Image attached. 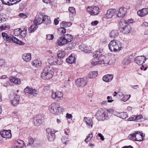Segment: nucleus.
<instances>
[{
    "label": "nucleus",
    "mask_w": 148,
    "mask_h": 148,
    "mask_svg": "<svg viewBox=\"0 0 148 148\" xmlns=\"http://www.w3.org/2000/svg\"><path fill=\"white\" fill-rule=\"evenodd\" d=\"M142 25L143 26H148V23L146 22H145L143 23Z\"/></svg>",
    "instance_id": "774afa93"
},
{
    "label": "nucleus",
    "mask_w": 148,
    "mask_h": 148,
    "mask_svg": "<svg viewBox=\"0 0 148 148\" xmlns=\"http://www.w3.org/2000/svg\"><path fill=\"white\" fill-rule=\"evenodd\" d=\"M118 26L120 31L124 33H129L131 29L128 23L124 20H122L119 23Z\"/></svg>",
    "instance_id": "39448f33"
},
{
    "label": "nucleus",
    "mask_w": 148,
    "mask_h": 148,
    "mask_svg": "<svg viewBox=\"0 0 148 148\" xmlns=\"http://www.w3.org/2000/svg\"><path fill=\"white\" fill-rule=\"evenodd\" d=\"M128 117L127 113L124 112H120V118L122 119H125Z\"/></svg>",
    "instance_id": "79ce46f5"
},
{
    "label": "nucleus",
    "mask_w": 148,
    "mask_h": 148,
    "mask_svg": "<svg viewBox=\"0 0 148 148\" xmlns=\"http://www.w3.org/2000/svg\"><path fill=\"white\" fill-rule=\"evenodd\" d=\"M43 18V16L42 15H37L34 21V24L37 26L38 25L42 23L43 21H42Z\"/></svg>",
    "instance_id": "f3484780"
},
{
    "label": "nucleus",
    "mask_w": 148,
    "mask_h": 148,
    "mask_svg": "<svg viewBox=\"0 0 148 148\" xmlns=\"http://www.w3.org/2000/svg\"><path fill=\"white\" fill-rule=\"evenodd\" d=\"M1 35L4 40L7 42H12L22 45L25 44L24 42L20 40L13 35H8L7 33L4 32H2Z\"/></svg>",
    "instance_id": "7ed1b4c3"
},
{
    "label": "nucleus",
    "mask_w": 148,
    "mask_h": 148,
    "mask_svg": "<svg viewBox=\"0 0 148 148\" xmlns=\"http://www.w3.org/2000/svg\"><path fill=\"white\" fill-rule=\"evenodd\" d=\"M113 78V75L108 74L104 76L102 78V79L104 81L106 82H108L111 81Z\"/></svg>",
    "instance_id": "b1692460"
},
{
    "label": "nucleus",
    "mask_w": 148,
    "mask_h": 148,
    "mask_svg": "<svg viewBox=\"0 0 148 148\" xmlns=\"http://www.w3.org/2000/svg\"><path fill=\"white\" fill-rule=\"evenodd\" d=\"M32 65L36 66V67H38L41 66V63L40 61L38 60H35L32 63Z\"/></svg>",
    "instance_id": "e433bc0d"
},
{
    "label": "nucleus",
    "mask_w": 148,
    "mask_h": 148,
    "mask_svg": "<svg viewBox=\"0 0 148 148\" xmlns=\"http://www.w3.org/2000/svg\"><path fill=\"white\" fill-rule=\"evenodd\" d=\"M25 93H28L30 94H37L38 92L35 89L32 88H30L28 86L24 90Z\"/></svg>",
    "instance_id": "a211bd4d"
},
{
    "label": "nucleus",
    "mask_w": 148,
    "mask_h": 148,
    "mask_svg": "<svg viewBox=\"0 0 148 148\" xmlns=\"http://www.w3.org/2000/svg\"><path fill=\"white\" fill-rule=\"evenodd\" d=\"M115 12V10L110 9L107 11V13L105 15L104 18H111Z\"/></svg>",
    "instance_id": "6ab92c4d"
},
{
    "label": "nucleus",
    "mask_w": 148,
    "mask_h": 148,
    "mask_svg": "<svg viewBox=\"0 0 148 148\" xmlns=\"http://www.w3.org/2000/svg\"><path fill=\"white\" fill-rule=\"evenodd\" d=\"M72 25V23L71 22H67L65 21H63L62 22L61 26H64L65 27H69Z\"/></svg>",
    "instance_id": "37998d69"
},
{
    "label": "nucleus",
    "mask_w": 148,
    "mask_h": 148,
    "mask_svg": "<svg viewBox=\"0 0 148 148\" xmlns=\"http://www.w3.org/2000/svg\"><path fill=\"white\" fill-rule=\"evenodd\" d=\"M68 43L64 37H60L58 40L57 44L59 46L63 45Z\"/></svg>",
    "instance_id": "412c9836"
},
{
    "label": "nucleus",
    "mask_w": 148,
    "mask_h": 148,
    "mask_svg": "<svg viewBox=\"0 0 148 148\" xmlns=\"http://www.w3.org/2000/svg\"><path fill=\"white\" fill-rule=\"evenodd\" d=\"M46 36V38L49 40H52L54 38L52 34L47 35Z\"/></svg>",
    "instance_id": "864d4df0"
},
{
    "label": "nucleus",
    "mask_w": 148,
    "mask_h": 148,
    "mask_svg": "<svg viewBox=\"0 0 148 148\" xmlns=\"http://www.w3.org/2000/svg\"><path fill=\"white\" fill-rule=\"evenodd\" d=\"M66 32V29L64 27H60L58 29V34L61 35L64 34Z\"/></svg>",
    "instance_id": "58836bf2"
},
{
    "label": "nucleus",
    "mask_w": 148,
    "mask_h": 148,
    "mask_svg": "<svg viewBox=\"0 0 148 148\" xmlns=\"http://www.w3.org/2000/svg\"><path fill=\"white\" fill-rule=\"evenodd\" d=\"M73 116L71 114L67 113L66 114V117L69 119H71Z\"/></svg>",
    "instance_id": "680f3d73"
},
{
    "label": "nucleus",
    "mask_w": 148,
    "mask_h": 148,
    "mask_svg": "<svg viewBox=\"0 0 148 148\" xmlns=\"http://www.w3.org/2000/svg\"><path fill=\"white\" fill-rule=\"evenodd\" d=\"M19 16L22 18H25L27 17V16L23 13H20L19 14Z\"/></svg>",
    "instance_id": "5fc2aeb1"
},
{
    "label": "nucleus",
    "mask_w": 148,
    "mask_h": 148,
    "mask_svg": "<svg viewBox=\"0 0 148 148\" xmlns=\"http://www.w3.org/2000/svg\"><path fill=\"white\" fill-rule=\"evenodd\" d=\"M87 11L91 15H96L99 13V8L96 6L88 7L87 9Z\"/></svg>",
    "instance_id": "9d476101"
},
{
    "label": "nucleus",
    "mask_w": 148,
    "mask_h": 148,
    "mask_svg": "<svg viewBox=\"0 0 148 148\" xmlns=\"http://www.w3.org/2000/svg\"><path fill=\"white\" fill-rule=\"evenodd\" d=\"M3 4L9 5H12L13 4L10 3L8 0H1Z\"/></svg>",
    "instance_id": "de8ad7c7"
},
{
    "label": "nucleus",
    "mask_w": 148,
    "mask_h": 148,
    "mask_svg": "<svg viewBox=\"0 0 148 148\" xmlns=\"http://www.w3.org/2000/svg\"><path fill=\"white\" fill-rule=\"evenodd\" d=\"M130 96L131 95H125L124 96L123 98H122L121 100L122 101L125 102L126 101H127L129 99Z\"/></svg>",
    "instance_id": "09e8293b"
},
{
    "label": "nucleus",
    "mask_w": 148,
    "mask_h": 148,
    "mask_svg": "<svg viewBox=\"0 0 148 148\" xmlns=\"http://www.w3.org/2000/svg\"><path fill=\"white\" fill-rule=\"evenodd\" d=\"M134 134H135L136 141L140 142L143 140L145 134H143L142 132L138 131L135 132Z\"/></svg>",
    "instance_id": "2eb2a0df"
},
{
    "label": "nucleus",
    "mask_w": 148,
    "mask_h": 148,
    "mask_svg": "<svg viewBox=\"0 0 148 148\" xmlns=\"http://www.w3.org/2000/svg\"><path fill=\"white\" fill-rule=\"evenodd\" d=\"M16 143L18 144V145L13 147L12 148H23L25 145L24 141L20 139L17 140Z\"/></svg>",
    "instance_id": "5701e85b"
},
{
    "label": "nucleus",
    "mask_w": 148,
    "mask_h": 148,
    "mask_svg": "<svg viewBox=\"0 0 148 148\" xmlns=\"http://www.w3.org/2000/svg\"><path fill=\"white\" fill-rule=\"evenodd\" d=\"M94 58L90 60L91 67L100 64H104L106 65L110 64L109 60H105L106 58L103 55L102 52L100 51H96L93 53Z\"/></svg>",
    "instance_id": "f257e3e1"
},
{
    "label": "nucleus",
    "mask_w": 148,
    "mask_h": 148,
    "mask_svg": "<svg viewBox=\"0 0 148 148\" xmlns=\"http://www.w3.org/2000/svg\"><path fill=\"white\" fill-rule=\"evenodd\" d=\"M1 136L3 138H10L12 137L11 131L10 130H3L0 132Z\"/></svg>",
    "instance_id": "4468645a"
},
{
    "label": "nucleus",
    "mask_w": 148,
    "mask_h": 148,
    "mask_svg": "<svg viewBox=\"0 0 148 148\" xmlns=\"http://www.w3.org/2000/svg\"><path fill=\"white\" fill-rule=\"evenodd\" d=\"M42 21H45L47 25V24H50L51 23L50 17L47 15L43 16Z\"/></svg>",
    "instance_id": "4c0bfd02"
},
{
    "label": "nucleus",
    "mask_w": 148,
    "mask_h": 148,
    "mask_svg": "<svg viewBox=\"0 0 148 148\" xmlns=\"http://www.w3.org/2000/svg\"><path fill=\"white\" fill-rule=\"evenodd\" d=\"M147 68V67L146 65H142L140 68L141 70L144 71H146Z\"/></svg>",
    "instance_id": "6e6d98bb"
},
{
    "label": "nucleus",
    "mask_w": 148,
    "mask_h": 148,
    "mask_svg": "<svg viewBox=\"0 0 148 148\" xmlns=\"http://www.w3.org/2000/svg\"><path fill=\"white\" fill-rule=\"evenodd\" d=\"M98 136L100 137V139L101 140H104V138L103 136L101 134L99 133L98 134Z\"/></svg>",
    "instance_id": "13d9d810"
},
{
    "label": "nucleus",
    "mask_w": 148,
    "mask_h": 148,
    "mask_svg": "<svg viewBox=\"0 0 148 148\" xmlns=\"http://www.w3.org/2000/svg\"><path fill=\"white\" fill-rule=\"evenodd\" d=\"M98 22L97 21H95L91 23V25L92 26H95L98 23Z\"/></svg>",
    "instance_id": "052dcab7"
},
{
    "label": "nucleus",
    "mask_w": 148,
    "mask_h": 148,
    "mask_svg": "<svg viewBox=\"0 0 148 148\" xmlns=\"http://www.w3.org/2000/svg\"><path fill=\"white\" fill-rule=\"evenodd\" d=\"M9 80L11 82L16 84H19L21 83V81L19 78L14 77H10L9 78Z\"/></svg>",
    "instance_id": "a878e982"
},
{
    "label": "nucleus",
    "mask_w": 148,
    "mask_h": 148,
    "mask_svg": "<svg viewBox=\"0 0 148 148\" xmlns=\"http://www.w3.org/2000/svg\"><path fill=\"white\" fill-rule=\"evenodd\" d=\"M54 71L52 66L50 65H47L41 74V78L44 79H50L54 74Z\"/></svg>",
    "instance_id": "f03ea898"
},
{
    "label": "nucleus",
    "mask_w": 148,
    "mask_h": 148,
    "mask_svg": "<svg viewBox=\"0 0 148 148\" xmlns=\"http://www.w3.org/2000/svg\"><path fill=\"white\" fill-rule=\"evenodd\" d=\"M75 58L74 56H73L72 54H71L66 59V62L69 64H72L75 62Z\"/></svg>",
    "instance_id": "7c9ffc66"
},
{
    "label": "nucleus",
    "mask_w": 148,
    "mask_h": 148,
    "mask_svg": "<svg viewBox=\"0 0 148 148\" xmlns=\"http://www.w3.org/2000/svg\"><path fill=\"white\" fill-rule=\"evenodd\" d=\"M106 109L101 108L96 112L95 116L99 121H104L109 119V116L107 114Z\"/></svg>",
    "instance_id": "423d86ee"
},
{
    "label": "nucleus",
    "mask_w": 148,
    "mask_h": 148,
    "mask_svg": "<svg viewBox=\"0 0 148 148\" xmlns=\"http://www.w3.org/2000/svg\"><path fill=\"white\" fill-rule=\"evenodd\" d=\"M147 58L145 56H139L135 58L134 61L138 65H142L146 61Z\"/></svg>",
    "instance_id": "9b49d317"
},
{
    "label": "nucleus",
    "mask_w": 148,
    "mask_h": 148,
    "mask_svg": "<svg viewBox=\"0 0 148 148\" xmlns=\"http://www.w3.org/2000/svg\"><path fill=\"white\" fill-rule=\"evenodd\" d=\"M38 26L36 25L35 24L32 25L29 28L28 30L29 32L32 33L36 30Z\"/></svg>",
    "instance_id": "473e14b6"
},
{
    "label": "nucleus",
    "mask_w": 148,
    "mask_h": 148,
    "mask_svg": "<svg viewBox=\"0 0 148 148\" xmlns=\"http://www.w3.org/2000/svg\"><path fill=\"white\" fill-rule=\"evenodd\" d=\"M23 60L26 62L29 61L31 59V55L30 53H25L22 56Z\"/></svg>",
    "instance_id": "c85d7f7f"
},
{
    "label": "nucleus",
    "mask_w": 148,
    "mask_h": 148,
    "mask_svg": "<svg viewBox=\"0 0 148 148\" xmlns=\"http://www.w3.org/2000/svg\"><path fill=\"white\" fill-rule=\"evenodd\" d=\"M131 59L126 58H124L123 61V64L125 65H127L129 64L131 62Z\"/></svg>",
    "instance_id": "ea45409f"
},
{
    "label": "nucleus",
    "mask_w": 148,
    "mask_h": 148,
    "mask_svg": "<svg viewBox=\"0 0 148 148\" xmlns=\"http://www.w3.org/2000/svg\"><path fill=\"white\" fill-rule=\"evenodd\" d=\"M148 13V9L143 8L137 12L138 14L141 17H143Z\"/></svg>",
    "instance_id": "4be33fe9"
},
{
    "label": "nucleus",
    "mask_w": 148,
    "mask_h": 148,
    "mask_svg": "<svg viewBox=\"0 0 148 148\" xmlns=\"http://www.w3.org/2000/svg\"><path fill=\"white\" fill-rule=\"evenodd\" d=\"M51 97L53 99L60 100L63 98V95L62 93L60 92H53L52 94Z\"/></svg>",
    "instance_id": "ddd939ff"
},
{
    "label": "nucleus",
    "mask_w": 148,
    "mask_h": 148,
    "mask_svg": "<svg viewBox=\"0 0 148 148\" xmlns=\"http://www.w3.org/2000/svg\"><path fill=\"white\" fill-rule=\"evenodd\" d=\"M46 131L47 138L49 141H51L54 140L56 138L54 131L49 128L46 129Z\"/></svg>",
    "instance_id": "1a4fd4ad"
},
{
    "label": "nucleus",
    "mask_w": 148,
    "mask_h": 148,
    "mask_svg": "<svg viewBox=\"0 0 148 148\" xmlns=\"http://www.w3.org/2000/svg\"><path fill=\"white\" fill-rule=\"evenodd\" d=\"M131 88H133L134 89H136L138 88L139 86L138 85H136L135 86L131 85L130 86Z\"/></svg>",
    "instance_id": "338daca9"
},
{
    "label": "nucleus",
    "mask_w": 148,
    "mask_h": 148,
    "mask_svg": "<svg viewBox=\"0 0 148 148\" xmlns=\"http://www.w3.org/2000/svg\"><path fill=\"white\" fill-rule=\"evenodd\" d=\"M26 34V31L25 30H21L20 35L23 38L25 37Z\"/></svg>",
    "instance_id": "3c124183"
},
{
    "label": "nucleus",
    "mask_w": 148,
    "mask_h": 148,
    "mask_svg": "<svg viewBox=\"0 0 148 148\" xmlns=\"http://www.w3.org/2000/svg\"><path fill=\"white\" fill-rule=\"evenodd\" d=\"M93 136L92 133L89 134L87 136L85 140V142L86 143H88L92 138Z\"/></svg>",
    "instance_id": "c03bdc74"
},
{
    "label": "nucleus",
    "mask_w": 148,
    "mask_h": 148,
    "mask_svg": "<svg viewBox=\"0 0 148 148\" xmlns=\"http://www.w3.org/2000/svg\"><path fill=\"white\" fill-rule=\"evenodd\" d=\"M83 121L88 128H91L92 127L93 123L92 119L90 117H84V118Z\"/></svg>",
    "instance_id": "f8f14e48"
},
{
    "label": "nucleus",
    "mask_w": 148,
    "mask_h": 148,
    "mask_svg": "<svg viewBox=\"0 0 148 148\" xmlns=\"http://www.w3.org/2000/svg\"><path fill=\"white\" fill-rule=\"evenodd\" d=\"M115 116H116L119 117H120V112H117L114 111L113 114Z\"/></svg>",
    "instance_id": "69168bd1"
},
{
    "label": "nucleus",
    "mask_w": 148,
    "mask_h": 148,
    "mask_svg": "<svg viewBox=\"0 0 148 148\" xmlns=\"http://www.w3.org/2000/svg\"><path fill=\"white\" fill-rule=\"evenodd\" d=\"M34 143V140L31 137H30L28 138V144L27 145H32Z\"/></svg>",
    "instance_id": "8fccbe9b"
},
{
    "label": "nucleus",
    "mask_w": 148,
    "mask_h": 148,
    "mask_svg": "<svg viewBox=\"0 0 148 148\" xmlns=\"http://www.w3.org/2000/svg\"><path fill=\"white\" fill-rule=\"evenodd\" d=\"M122 44L121 42L114 40L110 41L108 45L110 50L112 51H119L122 49Z\"/></svg>",
    "instance_id": "20e7f679"
},
{
    "label": "nucleus",
    "mask_w": 148,
    "mask_h": 148,
    "mask_svg": "<svg viewBox=\"0 0 148 148\" xmlns=\"http://www.w3.org/2000/svg\"><path fill=\"white\" fill-rule=\"evenodd\" d=\"M98 75V72L96 71H90L87 76V78L92 79L95 78Z\"/></svg>",
    "instance_id": "c756f323"
},
{
    "label": "nucleus",
    "mask_w": 148,
    "mask_h": 148,
    "mask_svg": "<svg viewBox=\"0 0 148 148\" xmlns=\"http://www.w3.org/2000/svg\"><path fill=\"white\" fill-rule=\"evenodd\" d=\"M10 84V83L8 82H5L4 83L3 86L8 87L9 85Z\"/></svg>",
    "instance_id": "0e129e2a"
},
{
    "label": "nucleus",
    "mask_w": 148,
    "mask_h": 148,
    "mask_svg": "<svg viewBox=\"0 0 148 148\" xmlns=\"http://www.w3.org/2000/svg\"><path fill=\"white\" fill-rule=\"evenodd\" d=\"M70 131L68 129H66L64 130V133L66 135V136H69L70 134Z\"/></svg>",
    "instance_id": "4d7b16f0"
},
{
    "label": "nucleus",
    "mask_w": 148,
    "mask_h": 148,
    "mask_svg": "<svg viewBox=\"0 0 148 148\" xmlns=\"http://www.w3.org/2000/svg\"><path fill=\"white\" fill-rule=\"evenodd\" d=\"M119 33L117 30H112L110 34V37L114 38L118 36Z\"/></svg>",
    "instance_id": "2f4dec72"
},
{
    "label": "nucleus",
    "mask_w": 148,
    "mask_h": 148,
    "mask_svg": "<svg viewBox=\"0 0 148 148\" xmlns=\"http://www.w3.org/2000/svg\"><path fill=\"white\" fill-rule=\"evenodd\" d=\"M126 9L123 7H121L118 11L117 16L119 18H122L125 16L126 13Z\"/></svg>",
    "instance_id": "aec40b11"
},
{
    "label": "nucleus",
    "mask_w": 148,
    "mask_h": 148,
    "mask_svg": "<svg viewBox=\"0 0 148 148\" xmlns=\"http://www.w3.org/2000/svg\"><path fill=\"white\" fill-rule=\"evenodd\" d=\"M128 137L131 140L133 141H136L135 140L136 138L135 134H134V132L133 134H130L129 135Z\"/></svg>",
    "instance_id": "49530a36"
},
{
    "label": "nucleus",
    "mask_w": 148,
    "mask_h": 148,
    "mask_svg": "<svg viewBox=\"0 0 148 148\" xmlns=\"http://www.w3.org/2000/svg\"><path fill=\"white\" fill-rule=\"evenodd\" d=\"M48 62L49 64L51 65H59L62 63V59H58L56 56H49L48 59Z\"/></svg>",
    "instance_id": "6e6552de"
},
{
    "label": "nucleus",
    "mask_w": 148,
    "mask_h": 148,
    "mask_svg": "<svg viewBox=\"0 0 148 148\" xmlns=\"http://www.w3.org/2000/svg\"><path fill=\"white\" fill-rule=\"evenodd\" d=\"M49 109L51 113L56 114H58L63 110L58 103H52L49 106Z\"/></svg>",
    "instance_id": "0eeeda50"
},
{
    "label": "nucleus",
    "mask_w": 148,
    "mask_h": 148,
    "mask_svg": "<svg viewBox=\"0 0 148 148\" xmlns=\"http://www.w3.org/2000/svg\"><path fill=\"white\" fill-rule=\"evenodd\" d=\"M70 138L69 136H65L63 137L61 139L62 142L64 143H65V145L68 144Z\"/></svg>",
    "instance_id": "c9c22d12"
},
{
    "label": "nucleus",
    "mask_w": 148,
    "mask_h": 148,
    "mask_svg": "<svg viewBox=\"0 0 148 148\" xmlns=\"http://www.w3.org/2000/svg\"><path fill=\"white\" fill-rule=\"evenodd\" d=\"M143 116L142 115H139L136 116H135V118L136 119V120H138L142 118Z\"/></svg>",
    "instance_id": "e2e57ef3"
},
{
    "label": "nucleus",
    "mask_w": 148,
    "mask_h": 148,
    "mask_svg": "<svg viewBox=\"0 0 148 148\" xmlns=\"http://www.w3.org/2000/svg\"><path fill=\"white\" fill-rule=\"evenodd\" d=\"M69 10L70 13L69 14L70 17H72L73 18V15H75V8L73 7H69Z\"/></svg>",
    "instance_id": "72a5a7b5"
},
{
    "label": "nucleus",
    "mask_w": 148,
    "mask_h": 148,
    "mask_svg": "<svg viewBox=\"0 0 148 148\" xmlns=\"http://www.w3.org/2000/svg\"><path fill=\"white\" fill-rule=\"evenodd\" d=\"M79 48L82 51L86 53H91L92 51L88 50V47L85 46L84 44H82L79 46Z\"/></svg>",
    "instance_id": "cd10ccee"
},
{
    "label": "nucleus",
    "mask_w": 148,
    "mask_h": 148,
    "mask_svg": "<svg viewBox=\"0 0 148 148\" xmlns=\"http://www.w3.org/2000/svg\"><path fill=\"white\" fill-rule=\"evenodd\" d=\"M75 82L76 85L78 86L81 87L85 86L87 83L86 80L83 78H79Z\"/></svg>",
    "instance_id": "dca6fc26"
},
{
    "label": "nucleus",
    "mask_w": 148,
    "mask_h": 148,
    "mask_svg": "<svg viewBox=\"0 0 148 148\" xmlns=\"http://www.w3.org/2000/svg\"><path fill=\"white\" fill-rule=\"evenodd\" d=\"M64 37L68 43L71 42L73 39V36L70 34H66Z\"/></svg>",
    "instance_id": "f704fd0d"
},
{
    "label": "nucleus",
    "mask_w": 148,
    "mask_h": 148,
    "mask_svg": "<svg viewBox=\"0 0 148 148\" xmlns=\"http://www.w3.org/2000/svg\"><path fill=\"white\" fill-rule=\"evenodd\" d=\"M135 118V116H134V117L131 116L130 117L129 119H128V121H136V119Z\"/></svg>",
    "instance_id": "bf43d9fd"
},
{
    "label": "nucleus",
    "mask_w": 148,
    "mask_h": 148,
    "mask_svg": "<svg viewBox=\"0 0 148 148\" xmlns=\"http://www.w3.org/2000/svg\"><path fill=\"white\" fill-rule=\"evenodd\" d=\"M65 55V53L64 51H59L57 53V57L58 58H63Z\"/></svg>",
    "instance_id": "a19ab883"
},
{
    "label": "nucleus",
    "mask_w": 148,
    "mask_h": 148,
    "mask_svg": "<svg viewBox=\"0 0 148 148\" xmlns=\"http://www.w3.org/2000/svg\"><path fill=\"white\" fill-rule=\"evenodd\" d=\"M19 96L16 95L14 99L12 101V104L14 106H16L19 103Z\"/></svg>",
    "instance_id": "bb28decb"
},
{
    "label": "nucleus",
    "mask_w": 148,
    "mask_h": 148,
    "mask_svg": "<svg viewBox=\"0 0 148 148\" xmlns=\"http://www.w3.org/2000/svg\"><path fill=\"white\" fill-rule=\"evenodd\" d=\"M107 111V114L108 115V113H109L110 114H113L114 113V110L112 109H108L107 110H106Z\"/></svg>",
    "instance_id": "603ef678"
},
{
    "label": "nucleus",
    "mask_w": 148,
    "mask_h": 148,
    "mask_svg": "<svg viewBox=\"0 0 148 148\" xmlns=\"http://www.w3.org/2000/svg\"><path fill=\"white\" fill-rule=\"evenodd\" d=\"M21 29L20 28H17L14 29V34L16 36H19L20 34Z\"/></svg>",
    "instance_id": "a18cd8bd"
},
{
    "label": "nucleus",
    "mask_w": 148,
    "mask_h": 148,
    "mask_svg": "<svg viewBox=\"0 0 148 148\" xmlns=\"http://www.w3.org/2000/svg\"><path fill=\"white\" fill-rule=\"evenodd\" d=\"M42 120L43 118L41 116H38L34 121V125L36 126H39L42 123Z\"/></svg>",
    "instance_id": "393cba45"
}]
</instances>
